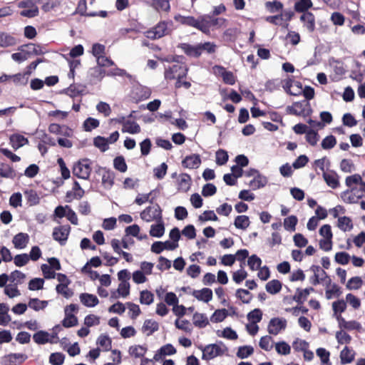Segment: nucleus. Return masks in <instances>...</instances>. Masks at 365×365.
<instances>
[{"label": "nucleus", "mask_w": 365, "mask_h": 365, "mask_svg": "<svg viewBox=\"0 0 365 365\" xmlns=\"http://www.w3.org/2000/svg\"><path fill=\"white\" fill-rule=\"evenodd\" d=\"M19 52L11 55V58L18 63L23 62L35 55H40L43 53L40 46L34 43H28L21 46L18 48Z\"/></svg>", "instance_id": "obj_1"}, {"label": "nucleus", "mask_w": 365, "mask_h": 365, "mask_svg": "<svg viewBox=\"0 0 365 365\" xmlns=\"http://www.w3.org/2000/svg\"><path fill=\"white\" fill-rule=\"evenodd\" d=\"M174 19L176 22L180 23V24L194 27L205 34H207V21L205 19H202V16H200L198 19H195L191 16H185L180 14H176L174 16Z\"/></svg>", "instance_id": "obj_2"}, {"label": "nucleus", "mask_w": 365, "mask_h": 365, "mask_svg": "<svg viewBox=\"0 0 365 365\" xmlns=\"http://www.w3.org/2000/svg\"><path fill=\"white\" fill-rule=\"evenodd\" d=\"M227 351V347L222 343L208 344L202 349V359L211 360L224 355Z\"/></svg>", "instance_id": "obj_3"}, {"label": "nucleus", "mask_w": 365, "mask_h": 365, "mask_svg": "<svg viewBox=\"0 0 365 365\" xmlns=\"http://www.w3.org/2000/svg\"><path fill=\"white\" fill-rule=\"evenodd\" d=\"M319 234L322 237L319 242L320 249L325 252L331 250L333 245L331 227L327 224L322 225L319 230Z\"/></svg>", "instance_id": "obj_4"}, {"label": "nucleus", "mask_w": 365, "mask_h": 365, "mask_svg": "<svg viewBox=\"0 0 365 365\" xmlns=\"http://www.w3.org/2000/svg\"><path fill=\"white\" fill-rule=\"evenodd\" d=\"M38 1L36 0H24L18 4V7L23 9L20 15L27 18H33L38 15L39 11L37 6Z\"/></svg>", "instance_id": "obj_5"}, {"label": "nucleus", "mask_w": 365, "mask_h": 365, "mask_svg": "<svg viewBox=\"0 0 365 365\" xmlns=\"http://www.w3.org/2000/svg\"><path fill=\"white\" fill-rule=\"evenodd\" d=\"M140 217L146 222H156L163 219L162 210L158 205L148 206L140 212Z\"/></svg>", "instance_id": "obj_6"}, {"label": "nucleus", "mask_w": 365, "mask_h": 365, "mask_svg": "<svg viewBox=\"0 0 365 365\" xmlns=\"http://www.w3.org/2000/svg\"><path fill=\"white\" fill-rule=\"evenodd\" d=\"M91 161L88 159L79 160L73 168V175L81 179H88L91 172Z\"/></svg>", "instance_id": "obj_7"}, {"label": "nucleus", "mask_w": 365, "mask_h": 365, "mask_svg": "<svg viewBox=\"0 0 365 365\" xmlns=\"http://www.w3.org/2000/svg\"><path fill=\"white\" fill-rule=\"evenodd\" d=\"M187 68L180 63L173 64L165 71V77L168 80L182 79L187 75Z\"/></svg>", "instance_id": "obj_8"}, {"label": "nucleus", "mask_w": 365, "mask_h": 365, "mask_svg": "<svg viewBox=\"0 0 365 365\" xmlns=\"http://www.w3.org/2000/svg\"><path fill=\"white\" fill-rule=\"evenodd\" d=\"M112 120L115 121L118 123L122 124V132L123 133H128L130 134H137L140 132V125L135 121H133L130 119H126L123 116L118 117L115 119H113Z\"/></svg>", "instance_id": "obj_9"}, {"label": "nucleus", "mask_w": 365, "mask_h": 365, "mask_svg": "<svg viewBox=\"0 0 365 365\" xmlns=\"http://www.w3.org/2000/svg\"><path fill=\"white\" fill-rule=\"evenodd\" d=\"M77 311L78 306L73 304H71L65 308V318L62 322L63 327L68 328L77 324L78 319L75 316V313H76Z\"/></svg>", "instance_id": "obj_10"}, {"label": "nucleus", "mask_w": 365, "mask_h": 365, "mask_svg": "<svg viewBox=\"0 0 365 365\" xmlns=\"http://www.w3.org/2000/svg\"><path fill=\"white\" fill-rule=\"evenodd\" d=\"M287 323V320L284 318H272L267 325V331L271 335H277L286 329Z\"/></svg>", "instance_id": "obj_11"}, {"label": "nucleus", "mask_w": 365, "mask_h": 365, "mask_svg": "<svg viewBox=\"0 0 365 365\" xmlns=\"http://www.w3.org/2000/svg\"><path fill=\"white\" fill-rule=\"evenodd\" d=\"M337 322L340 329L347 331H362L361 324L356 320L346 321L342 316L337 317Z\"/></svg>", "instance_id": "obj_12"}, {"label": "nucleus", "mask_w": 365, "mask_h": 365, "mask_svg": "<svg viewBox=\"0 0 365 365\" xmlns=\"http://www.w3.org/2000/svg\"><path fill=\"white\" fill-rule=\"evenodd\" d=\"M168 34V26L165 22L159 23L153 29L145 32V36L148 38L155 39L163 37Z\"/></svg>", "instance_id": "obj_13"}, {"label": "nucleus", "mask_w": 365, "mask_h": 365, "mask_svg": "<svg viewBox=\"0 0 365 365\" xmlns=\"http://www.w3.org/2000/svg\"><path fill=\"white\" fill-rule=\"evenodd\" d=\"M213 72L215 75L222 78L223 81L229 85H233L236 82V78L231 71L225 70V68L215 66L213 67Z\"/></svg>", "instance_id": "obj_14"}, {"label": "nucleus", "mask_w": 365, "mask_h": 365, "mask_svg": "<svg viewBox=\"0 0 365 365\" xmlns=\"http://www.w3.org/2000/svg\"><path fill=\"white\" fill-rule=\"evenodd\" d=\"M341 200L347 204H354L358 202L361 198L359 193H356V188H351L340 193Z\"/></svg>", "instance_id": "obj_15"}, {"label": "nucleus", "mask_w": 365, "mask_h": 365, "mask_svg": "<svg viewBox=\"0 0 365 365\" xmlns=\"http://www.w3.org/2000/svg\"><path fill=\"white\" fill-rule=\"evenodd\" d=\"M71 230L68 225H63L55 227L53 232V237L55 240L61 244H64L68 239Z\"/></svg>", "instance_id": "obj_16"}, {"label": "nucleus", "mask_w": 365, "mask_h": 365, "mask_svg": "<svg viewBox=\"0 0 365 365\" xmlns=\"http://www.w3.org/2000/svg\"><path fill=\"white\" fill-rule=\"evenodd\" d=\"M191 295L198 301L204 303H208L212 299V291L209 288H202L201 289H195L191 292Z\"/></svg>", "instance_id": "obj_17"}, {"label": "nucleus", "mask_w": 365, "mask_h": 365, "mask_svg": "<svg viewBox=\"0 0 365 365\" xmlns=\"http://www.w3.org/2000/svg\"><path fill=\"white\" fill-rule=\"evenodd\" d=\"M9 143L12 148L16 150L29 144V140L21 133H15L9 136Z\"/></svg>", "instance_id": "obj_18"}, {"label": "nucleus", "mask_w": 365, "mask_h": 365, "mask_svg": "<svg viewBox=\"0 0 365 365\" xmlns=\"http://www.w3.org/2000/svg\"><path fill=\"white\" fill-rule=\"evenodd\" d=\"M323 178L327 185L332 189H336L340 185L339 176L334 171L324 172Z\"/></svg>", "instance_id": "obj_19"}, {"label": "nucleus", "mask_w": 365, "mask_h": 365, "mask_svg": "<svg viewBox=\"0 0 365 365\" xmlns=\"http://www.w3.org/2000/svg\"><path fill=\"white\" fill-rule=\"evenodd\" d=\"M176 353V349L170 344L160 347L154 354L153 360L158 361L166 356L173 355Z\"/></svg>", "instance_id": "obj_20"}, {"label": "nucleus", "mask_w": 365, "mask_h": 365, "mask_svg": "<svg viewBox=\"0 0 365 365\" xmlns=\"http://www.w3.org/2000/svg\"><path fill=\"white\" fill-rule=\"evenodd\" d=\"M201 164L200 156L197 154H192L186 156L182 161L184 168L188 169L197 168Z\"/></svg>", "instance_id": "obj_21"}, {"label": "nucleus", "mask_w": 365, "mask_h": 365, "mask_svg": "<svg viewBox=\"0 0 365 365\" xmlns=\"http://www.w3.org/2000/svg\"><path fill=\"white\" fill-rule=\"evenodd\" d=\"M128 354L134 359H143V357L148 351L146 345L133 344L128 348Z\"/></svg>", "instance_id": "obj_22"}, {"label": "nucleus", "mask_w": 365, "mask_h": 365, "mask_svg": "<svg viewBox=\"0 0 365 365\" xmlns=\"http://www.w3.org/2000/svg\"><path fill=\"white\" fill-rule=\"evenodd\" d=\"M29 242V236L26 233L19 232L16 235L13 240L12 243L15 248L19 250L24 249Z\"/></svg>", "instance_id": "obj_23"}, {"label": "nucleus", "mask_w": 365, "mask_h": 365, "mask_svg": "<svg viewBox=\"0 0 365 365\" xmlns=\"http://www.w3.org/2000/svg\"><path fill=\"white\" fill-rule=\"evenodd\" d=\"M150 226L149 234L153 237L160 238L165 234V224L163 220H159Z\"/></svg>", "instance_id": "obj_24"}, {"label": "nucleus", "mask_w": 365, "mask_h": 365, "mask_svg": "<svg viewBox=\"0 0 365 365\" xmlns=\"http://www.w3.org/2000/svg\"><path fill=\"white\" fill-rule=\"evenodd\" d=\"M202 19H205L207 21V34L210 32V28L212 26L216 28L225 27L227 24V20L224 18H211L208 16H202Z\"/></svg>", "instance_id": "obj_25"}, {"label": "nucleus", "mask_w": 365, "mask_h": 365, "mask_svg": "<svg viewBox=\"0 0 365 365\" xmlns=\"http://www.w3.org/2000/svg\"><path fill=\"white\" fill-rule=\"evenodd\" d=\"M178 190L182 192H187L191 185V178L186 173H181L177 178Z\"/></svg>", "instance_id": "obj_26"}, {"label": "nucleus", "mask_w": 365, "mask_h": 365, "mask_svg": "<svg viewBox=\"0 0 365 365\" xmlns=\"http://www.w3.org/2000/svg\"><path fill=\"white\" fill-rule=\"evenodd\" d=\"M79 299L81 302L87 307H94L99 303L98 297L92 294L82 293Z\"/></svg>", "instance_id": "obj_27"}, {"label": "nucleus", "mask_w": 365, "mask_h": 365, "mask_svg": "<svg viewBox=\"0 0 365 365\" xmlns=\"http://www.w3.org/2000/svg\"><path fill=\"white\" fill-rule=\"evenodd\" d=\"M26 359L27 356L22 353L9 354L4 357L5 363H7L10 365L21 364L26 361Z\"/></svg>", "instance_id": "obj_28"}, {"label": "nucleus", "mask_w": 365, "mask_h": 365, "mask_svg": "<svg viewBox=\"0 0 365 365\" xmlns=\"http://www.w3.org/2000/svg\"><path fill=\"white\" fill-rule=\"evenodd\" d=\"M354 351L348 346H345L340 352V360L342 364H350L354 361Z\"/></svg>", "instance_id": "obj_29"}, {"label": "nucleus", "mask_w": 365, "mask_h": 365, "mask_svg": "<svg viewBox=\"0 0 365 365\" xmlns=\"http://www.w3.org/2000/svg\"><path fill=\"white\" fill-rule=\"evenodd\" d=\"M300 19L304 22V26L309 32H312L315 29V18L314 16L310 12H304L300 17Z\"/></svg>", "instance_id": "obj_30"}, {"label": "nucleus", "mask_w": 365, "mask_h": 365, "mask_svg": "<svg viewBox=\"0 0 365 365\" xmlns=\"http://www.w3.org/2000/svg\"><path fill=\"white\" fill-rule=\"evenodd\" d=\"M170 0H152L151 6L158 12L168 13L170 11Z\"/></svg>", "instance_id": "obj_31"}, {"label": "nucleus", "mask_w": 365, "mask_h": 365, "mask_svg": "<svg viewBox=\"0 0 365 365\" xmlns=\"http://www.w3.org/2000/svg\"><path fill=\"white\" fill-rule=\"evenodd\" d=\"M337 227L343 232H349L353 227V222L351 217L343 216L337 220Z\"/></svg>", "instance_id": "obj_32"}, {"label": "nucleus", "mask_w": 365, "mask_h": 365, "mask_svg": "<svg viewBox=\"0 0 365 365\" xmlns=\"http://www.w3.org/2000/svg\"><path fill=\"white\" fill-rule=\"evenodd\" d=\"M0 176L4 178L14 179L16 176V172L9 164H0Z\"/></svg>", "instance_id": "obj_33"}, {"label": "nucleus", "mask_w": 365, "mask_h": 365, "mask_svg": "<svg viewBox=\"0 0 365 365\" xmlns=\"http://www.w3.org/2000/svg\"><path fill=\"white\" fill-rule=\"evenodd\" d=\"M267 183V178L259 173H257L255 178L249 182V186L253 190H257L264 187Z\"/></svg>", "instance_id": "obj_34"}, {"label": "nucleus", "mask_w": 365, "mask_h": 365, "mask_svg": "<svg viewBox=\"0 0 365 365\" xmlns=\"http://www.w3.org/2000/svg\"><path fill=\"white\" fill-rule=\"evenodd\" d=\"M158 323L153 319H147L144 322L142 331L144 334L149 336L158 329Z\"/></svg>", "instance_id": "obj_35"}, {"label": "nucleus", "mask_w": 365, "mask_h": 365, "mask_svg": "<svg viewBox=\"0 0 365 365\" xmlns=\"http://www.w3.org/2000/svg\"><path fill=\"white\" fill-rule=\"evenodd\" d=\"M192 322L195 327L204 328L209 324V320L205 314L195 312L192 317Z\"/></svg>", "instance_id": "obj_36"}, {"label": "nucleus", "mask_w": 365, "mask_h": 365, "mask_svg": "<svg viewBox=\"0 0 365 365\" xmlns=\"http://www.w3.org/2000/svg\"><path fill=\"white\" fill-rule=\"evenodd\" d=\"M96 344L98 346V348L104 351H107L111 348V339L105 334H101L98 337Z\"/></svg>", "instance_id": "obj_37"}, {"label": "nucleus", "mask_w": 365, "mask_h": 365, "mask_svg": "<svg viewBox=\"0 0 365 365\" xmlns=\"http://www.w3.org/2000/svg\"><path fill=\"white\" fill-rule=\"evenodd\" d=\"M274 344H275L272 337L269 335L262 336L259 341V347L266 351H271L273 349Z\"/></svg>", "instance_id": "obj_38"}, {"label": "nucleus", "mask_w": 365, "mask_h": 365, "mask_svg": "<svg viewBox=\"0 0 365 365\" xmlns=\"http://www.w3.org/2000/svg\"><path fill=\"white\" fill-rule=\"evenodd\" d=\"M250 225V220L247 215H238L235 217L234 225L237 229L246 230Z\"/></svg>", "instance_id": "obj_39"}, {"label": "nucleus", "mask_w": 365, "mask_h": 365, "mask_svg": "<svg viewBox=\"0 0 365 365\" xmlns=\"http://www.w3.org/2000/svg\"><path fill=\"white\" fill-rule=\"evenodd\" d=\"M16 38L9 34L0 32V46L9 47L15 45Z\"/></svg>", "instance_id": "obj_40"}, {"label": "nucleus", "mask_w": 365, "mask_h": 365, "mask_svg": "<svg viewBox=\"0 0 365 365\" xmlns=\"http://www.w3.org/2000/svg\"><path fill=\"white\" fill-rule=\"evenodd\" d=\"M181 48L185 53L192 57H198L201 55V47L200 44L197 46H191L189 44H182Z\"/></svg>", "instance_id": "obj_41"}, {"label": "nucleus", "mask_w": 365, "mask_h": 365, "mask_svg": "<svg viewBox=\"0 0 365 365\" xmlns=\"http://www.w3.org/2000/svg\"><path fill=\"white\" fill-rule=\"evenodd\" d=\"M48 303V301L33 298L29 301L28 307L34 311L38 312L44 309L47 307Z\"/></svg>", "instance_id": "obj_42"}, {"label": "nucleus", "mask_w": 365, "mask_h": 365, "mask_svg": "<svg viewBox=\"0 0 365 365\" xmlns=\"http://www.w3.org/2000/svg\"><path fill=\"white\" fill-rule=\"evenodd\" d=\"M216 334L217 336L229 340H235L238 338L237 332L230 327H226L222 330H217Z\"/></svg>", "instance_id": "obj_43"}, {"label": "nucleus", "mask_w": 365, "mask_h": 365, "mask_svg": "<svg viewBox=\"0 0 365 365\" xmlns=\"http://www.w3.org/2000/svg\"><path fill=\"white\" fill-rule=\"evenodd\" d=\"M341 294L340 288L336 284H329L327 285L325 292V296L327 299L338 297Z\"/></svg>", "instance_id": "obj_44"}, {"label": "nucleus", "mask_w": 365, "mask_h": 365, "mask_svg": "<svg viewBox=\"0 0 365 365\" xmlns=\"http://www.w3.org/2000/svg\"><path fill=\"white\" fill-rule=\"evenodd\" d=\"M297 222V217L295 215H290L284 219L283 225L287 231L293 232L296 230Z\"/></svg>", "instance_id": "obj_45"}, {"label": "nucleus", "mask_w": 365, "mask_h": 365, "mask_svg": "<svg viewBox=\"0 0 365 365\" xmlns=\"http://www.w3.org/2000/svg\"><path fill=\"white\" fill-rule=\"evenodd\" d=\"M228 315V311L225 309H216L210 317V321L213 323L222 322Z\"/></svg>", "instance_id": "obj_46"}, {"label": "nucleus", "mask_w": 365, "mask_h": 365, "mask_svg": "<svg viewBox=\"0 0 365 365\" xmlns=\"http://www.w3.org/2000/svg\"><path fill=\"white\" fill-rule=\"evenodd\" d=\"M313 291L314 289L312 287L305 288L303 289H298L294 297V299L296 302L302 303L307 299L309 294Z\"/></svg>", "instance_id": "obj_47"}, {"label": "nucleus", "mask_w": 365, "mask_h": 365, "mask_svg": "<svg viewBox=\"0 0 365 365\" xmlns=\"http://www.w3.org/2000/svg\"><path fill=\"white\" fill-rule=\"evenodd\" d=\"M265 288L268 293L275 294L281 290L282 283L279 280L273 279L267 283Z\"/></svg>", "instance_id": "obj_48"}, {"label": "nucleus", "mask_w": 365, "mask_h": 365, "mask_svg": "<svg viewBox=\"0 0 365 365\" xmlns=\"http://www.w3.org/2000/svg\"><path fill=\"white\" fill-rule=\"evenodd\" d=\"M335 336L340 344H348L351 341V336L342 329L336 332Z\"/></svg>", "instance_id": "obj_49"}, {"label": "nucleus", "mask_w": 365, "mask_h": 365, "mask_svg": "<svg viewBox=\"0 0 365 365\" xmlns=\"http://www.w3.org/2000/svg\"><path fill=\"white\" fill-rule=\"evenodd\" d=\"M254 353V349L252 346L246 345L240 346L237 351V356L240 359H246Z\"/></svg>", "instance_id": "obj_50"}, {"label": "nucleus", "mask_w": 365, "mask_h": 365, "mask_svg": "<svg viewBox=\"0 0 365 365\" xmlns=\"http://www.w3.org/2000/svg\"><path fill=\"white\" fill-rule=\"evenodd\" d=\"M346 308V302L344 300H338L332 303V309L334 311V316L337 319V317L341 316V313L345 311Z\"/></svg>", "instance_id": "obj_51"}, {"label": "nucleus", "mask_w": 365, "mask_h": 365, "mask_svg": "<svg viewBox=\"0 0 365 365\" xmlns=\"http://www.w3.org/2000/svg\"><path fill=\"white\" fill-rule=\"evenodd\" d=\"M26 279V274L23 272L15 270L9 275V280L16 285L22 284Z\"/></svg>", "instance_id": "obj_52"}, {"label": "nucleus", "mask_w": 365, "mask_h": 365, "mask_svg": "<svg viewBox=\"0 0 365 365\" xmlns=\"http://www.w3.org/2000/svg\"><path fill=\"white\" fill-rule=\"evenodd\" d=\"M34 341L39 344H43L49 341L50 334L44 331H39L34 334Z\"/></svg>", "instance_id": "obj_53"}, {"label": "nucleus", "mask_w": 365, "mask_h": 365, "mask_svg": "<svg viewBox=\"0 0 365 365\" xmlns=\"http://www.w3.org/2000/svg\"><path fill=\"white\" fill-rule=\"evenodd\" d=\"M274 348L280 355H288L291 351V346L284 341L275 343Z\"/></svg>", "instance_id": "obj_54"}, {"label": "nucleus", "mask_w": 365, "mask_h": 365, "mask_svg": "<svg viewBox=\"0 0 365 365\" xmlns=\"http://www.w3.org/2000/svg\"><path fill=\"white\" fill-rule=\"evenodd\" d=\"M240 269L232 272V280L236 284H240L247 277V273L244 269L242 264L240 265Z\"/></svg>", "instance_id": "obj_55"}, {"label": "nucleus", "mask_w": 365, "mask_h": 365, "mask_svg": "<svg viewBox=\"0 0 365 365\" xmlns=\"http://www.w3.org/2000/svg\"><path fill=\"white\" fill-rule=\"evenodd\" d=\"M4 294L8 296L9 298H14L19 297L21 295V292L17 287V285L14 284H7L4 287Z\"/></svg>", "instance_id": "obj_56"}, {"label": "nucleus", "mask_w": 365, "mask_h": 365, "mask_svg": "<svg viewBox=\"0 0 365 365\" xmlns=\"http://www.w3.org/2000/svg\"><path fill=\"white\" fill-rule=\"evenodd\" d=\"M362 181V178L360 175L354 174L350 176H348L345 179V184L347 187L351 188H356L354 185H357L360 184Z\"/></svg>", "instance_id": "obj_57"}, {"label": "nucleus", "mask_w": 365, "mask_h": 365, "mask_svg": "<svg viewBox=\"0 0 365 365\" xmlns=\"http://www.w3.org/2000/svg\"><path fill=\"white\" fill-rule=\"evenodd\" d=\"M83 47L82 45H77L74 46L68 53L63 54V56L66 61H69V58H76L83 54Z\"/></svg>", "instance_id": "obj_58"}, {"label": "nucleus", "mask_w": 365, "mask_h": 365, "mask_svg": "<svg viewBox=\"0 0 365 365\" xmlns=\"http://www.w3.org/2000/svg\"><path fill=\"white\" fill-rule=\"evenodd\" d=\"M175 327L187 333H190L192 331V325L188 320L177 319L175 322Z\"/></svg>", "instance_id": "obj_59"}, {"label": "nucleus", "mask_w": 365, "mask_h": 365, "mask_svg": "<svg viewBox=\"0 0 365 365\" xmlns=\"http://www.w3.org/2000/svg\"><path fill=\"white\" fill-rule=\"evenodd\" d=\"M154 301V295L150 291L143 290L140 294V302L143 304L150 305Z\"/></svg>", "instance_id": "obj_60"}, {"label": "nucleus", "mask_w": 365, "mask_h": 365, "mask_svg": "<svg viewBox=\"0 0 365 365\" xmlns=\"http://www.w3.org/2000/svg\"><path fill=\"white\" fill-rule=\"evenodd\" d=\"M44 284V279L42 278H34L29 282L28 288L31 291L42 289Z\"/></svg>", "instance_id": "obj_61"}, {"label": "nucleus", "mask_w": 365, "mask_h": 365, "mask_svg": "<svg viewBox=\"0 0 365 365\" xmlns=\"http://www.w3.org/2000/svg\"><path fill=\"white\" fill-rule=\"evenodd\" d=\"M309 343L304 339L297 338L292 342V347L296 351H304L309 349Z\"/></svg>", "instance_id": "obj_62"}, {"label": "nucleus", "mask_w": 365, "mask_h": 365, "mask_svg": "<svg viewBox=\"0 0 365 365\" xmlns=\"http://www.w3.org/2000/svg\"><path fill=\"white\" fill-rule=\"evenodd\" d=\"M247 264L250 269L255 271L260 268L262 264V259L256 255H252L249 257L247 260Z\"/></svg>", "instance_id": "obj_63"}, {"label": "nucleus", "mask_w": 365, "mask_h": 365, "mask_svg": "<svg viewBox=\"0 0 365 365\" xmlns=\"http://www.w3.org/2000/svg\"><path fill=\"white\" fill-rule=\"evenodd\" d=\"M65 356L60 352L53 353L50 355L49 362L52 365H62L64 362Z\"/></svg>", "instance_id": "obj_64"}]
</instances>
